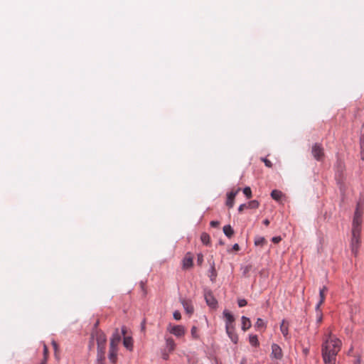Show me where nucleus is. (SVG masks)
I'll return each mask as SVG.
<instances>
[{
    "instance_id": "nucleus-1",
    "label": "nucleus",
    "mask_w": 364,
    "mask_h": 364,
    "mask_svg": "<svg viewBox=\"0 0 364 364\" xmlns=\"http://www.w3.org/2000/svg\"><path fill=\"white\" fill-rule=\"evenodd\" d=\"M341 348V341L329 334L322 345V357L326 364H336V355Z\"/></svg>"
},
{
    "instance_id": "nucleus-2",
    "label": "nucleus",
    "mask_w": 364,
    "mask_h": 364,
    "mask_svg": "<svg viewBox=\"0 0 364 364\" xmlns=\"http://www.w3.org/2000/svg\"><path fill=\"white\" fill-rule=\"evenodd\" d=\"M92 338H95L97 341V364H105V350L107 343L105 334L102 331L97 329L92 333Z\"/></svg>"
},
{
    "instance_id": "nucleus-3",
    "label": "nucleus",
    "mask_w": 364,
    "mask_h": 364,
    "mask_svg": "<svg viewBox=\"0 0 364 364\" xmlns=\"http://www.w3.org/2000/svg\"><path fill=\"white\" fill-rule=\"evenodd\" d=\"M311 153L314 159L317 161H322L324 157V150L320 144L316 143L313 145Z\"/></svg>"
},
{
    "instance_id": "nucleus-4",
    "label": "nucleus",
    "mask_w": 364,
    "mask_h": 364,
    "mask_svg": "<svg viewBox=\"0 0 364 364\" xmlns=\"http://www.w3.org/2000/svg\"><path fill=\"white\" fill-rule=\"evenodd\" d=\"M168 330L171 333L173 334L178 338L183 336L186 333L185 327L181 325L172 326L171 324H169Z\"/></svg>"
},
{
    "instance_id": "nucleus-5",
    "label": "nucleus",
    "mask_w": 364,
    "mask_h": 364,
    "mask_svg": "<svg viewBox=\"0 0 364 364\" xmlns=\"http://www.w3.org/2000/svg\"><path fill=\"white\" fill-rule=\"evenodd\" d=\"M360 245V236H353L351 237L350 241V249L352 254L354 256H357L358 253V250Z\"/></svg>"
},
{
    "instance_id": "nucleus-6",
    "label": "nucleus",
    "mask_w": 364,
    "mask_h": 364,
    "mask_svg": "<svg viewBox=\"0 0 364 364\" xmlns=\"http://www.w3.org/2000/svg\"><path fill=\"white\" fill-rule=\"evenodd\" d=\"M223 317L225 321V328L228 327L232 328L235 327V318L234 316L228 311V310H224L223 311Z\"/></svg>"
},
{
    "instance_id": "nucleus-7",
    "label": "nucleus",
    "mask_w": 364,
    "mask_h": 364,
    "mask_svg": "<svg viewBox=\"0 0 364 364\" xmlns=\"http://www.w3.org/2000/svg\"><path fill=\"white\" fill-rule=\"evenodd\" d=\"M120 342L121 336L119 333V330L116 329L110 339L109 347L117 348Z\"/></svg>"
},
{
    "instance_id": "nucleus-8",
    "label": "nucleus",
    "mask_w": 364,
    "mask_h": 364,
    "mask_svg": "<svg viewBox=\"0 0 364 364\" xmlns=\"http://www.w3.org/2000/svg\"><path fill=\"white\" fill-rule=\"evenodd\" d=\"M205 299L207 304L212 307L215 308L217 306V300L213 296V294L210 291H208L205 293Z\"/></svg>"
},
{
    "instance_id": "nucleus-9",
    "label": "nucleus",
    "mask_w": 364,
    "mask_h": 364,
    "mask_svg": "<svg viewBox=\"0 0 364 364\" xmlns=\"http://www.w3.org/2000/svg\"><path fill=\"white\" fill-rule=\"evenodd\" d=\"M362 215L363 211L358 206L355 209L353 220V225H361L362 224Z\"/></svg>"
},
{
    "instance_id": "nucleus-10",
    "label": "nucleus",
    "mask_w": 364,
    "mask_h": 364,
    "mask_svg": "<svg viewBox=\"0 0 364 364\" xmlns=\"http://www.w3.org/2000/svg\"><path fill=\"white\" fill-rule=\"evenodd\" d=\"M272 356L276 359H282L283 354L279 345L275 343L272 345Z\"/></svg>"
},
{
    "instance_id": "nucleus-11",
    "label": "nucleus",
    "mask_w": 364,
    "mask_h": 364,
    "mask_svg": "<svg viewBox=\"0 0 364 364\" xmlns=\"http://www.w3.org/2000/svg\"><path fill=\"white\" fill-rule=\"evenodd\" d=\"M240 191V188H237L236 191H232L228 195L226 205L229 208H232L234 205V200L237 194Z\"/></svg>"
},
{
    "instance_id": "nucleus-12",
    "label": "nucleus",
    "mask_w": 364,
    "mask_h": 364,
    "mask_svg": "<svg viewBox=\"0 0 364 364\" xmlns=\"http://www.w3.org/2000/svg\"><path fill=\"white\" fill-rule=\"evenodd\" d=\"M181 304L186 311V312L191 315L194 311V308L192 301L189 299H181Z\"/></svg>"
},
{
    "instance_id": "nucleus-13",
    "label": "nucleus",
    "mask_w": 364,
    "mask_h": 364,
    "mask_svg": "<svg viewBox=\"0 0 364 364\" xmlns=\"http://www.w3.org/2000/svg\"><path fill=\"white\" fill-rule=\"evenodd\" d=\"M235 327L230 328L228 327L225 328L226 333L230 338V339L234 343H237L238 342V336L235 331Z\"/></svg>"
},
{
    "instance_id": "nucleus-14",
    "label": "nucleus",
    "mask_w": 364,
    "mask_h": 364,
    "mask_svg": "<svg viewBox=\"0 0 364 364\" xmlns=\"http://www.w3.org/2000/svg\"><path fill=\"white\" fill-rule=\"evenodd\" d=\"M118 348L109 347L108 358L112 364H115L117 360Z\"/></svg>"
},
{
    "instance_id": "nucleus-15",
    "label": "nucleus",
    "mask_w": 364,
    "mask_h": 364,
    "mask_svg": "<svg viewBox=\"0 0 364 364\" xmlns=\"http://www.w3.org/2000/svg\"><path fill=\"white\" fill-rule=\"evenodd\" d=\"M327 291H328V289L326 287H323V288L320 289V291H319L320 300L318 302V304H316V311L319 310L320 306L324 302Z\"/></svg>"
},
{
    "instance_id": "nucleus-16",
    "label": "nucleus",
    "mask_w": 364,
    "mask_h": 364,
    "mask_svg": "<svg viewBox=\"0 0 364 364\" xmlns=\"http://www.w3.org/2000/svg\"><path fill=\"white\" fill-rule=\"evenodd\" d=\"M193 266V258L187 254L183 259V268L189 269Z\"/></svg>"
},
{
    "instance_id": "nucleus-17",
    "label": "nucleus",
    "mask_w": 364,
    "mask_h": 364,
    "mask_svg": "<svg viewBox=\"0 0 364 364\" xmlns=\"http://www.w3.org/2000/svg\"><path fill=\"white\" fill-rule=\"evenodd\" d=\"M241 321H242V330L243 331H246L251 327V326H252L251 321L247 317L244 316H242Z\"/></svg>"
},
{
    "instance_id": "nucleus-18",
    "label": "nucleus",
    "mask_w": 364,
    "mask_h": 364,
    "mask_svg": "<svg viewBox=\"0 0 364 364\" xmlns=\"http://www.w3.org/2000/svg\"><path fill=\"white\" fill-rule=\"evenodd\" d=\"M124 346L129 350L133 348V340L130 336H124L123 340Z\"/></svg>"
},
{
    "instance_id": "nucleus-19",
    "label": "nucleus",
    "mask_w": 364,
    "mask_h": 364,
    "mask_svg": "<svg viewBox=\"0 0 364 364\" xmlns=\"http://www.w3.org/2000/svg\"><path fill=\"white\" fill-rule=\"evenodd\" d=\"M166 346L169 352L174 350L176 348V343L172 338H168L166 339Z\"/></svg>"
},
{
    "instance_id": "nucleus-20",
    "label": "nucleus",
    "mask_w": 364,
    "mask_h": 364,
    "mask_svg": "<svg viewBox=\"0 0 364 364\" xmlns=\"http://www.w3.org/2000/svg\"><path fill=\"white\" fill-rule=\"evenodd\" d=\"M223 232L224 234L229 238H230L234 234V230L230 225H225L223 227Z\"/></svg>"
},
{
    "instance_id": "nucleus-21",
    "label": "nucleus",
    "mask_w": 364,
    "mask_h": 364,
    "mask_svg": "<svg viewBox=\"0 0 364 364\" xmlns=\"http://www.w3.org/2000/svg\"><path fill=\"white\" fill-rule=\"evenodd\" d=\"M288 328H289L288 323L285 321H282V322L280 325V330H281V332L282 333L283 336L285 338H287V336L288 335Z\"/></svg>"
},
{
    "instance_id": "nucleus-22",
    "label": "nucleus",
    "mask_w": 364,
    "mask_h": 364,
    "mask_svg": "<svg viewBox=\"0 0 364 364\" xmlns=\"http://www.w3.org/2000/svg\"><path fill=\"white\" fill-rule=\"evenodd\" d=\"M282 196L283 193H282V191L278 190H273L271 193L272 198L277 201H279L282 197Z\"/></svg>"
},
{
    "instance_id": "nucleus-23",
    "label": "nucleus",
    "mask_w": 364,
    "mask_h": 364,
    "mask_svg": "<svg viewBox=\"0 0 364 364\" xmlns=\"http://www.w3.org/2000/svg\"><path fill=\"white\" fill-rule=\"evenodd\" d=\"M201 242L205 245H208L210 242V235L206 232H203L200 236Z\"/></svg>"
},
{
    "instance_id": "nucleus-24",
    "label": "nucleus",
    "mask_w": 364,
    "mask_h": 364,
    "mask_svg": "<svg viewBox=\"0 0 364 364\" xmlns=\"http://www.w3.org/2000/svg\"><path fill=\"white\" fill-rule=\"evenodd\" d=\"M361 225H353L352 227V235L353 236H360Z\"/></svg>"
},
{
    "instance_id": "nucleus-25",
    "label": "nucleus",
    "mask_w": 364,
    "mask_h": 364,
    "mask_svg": "<svg viewBox=\"0 0 364 364\" xmlns=\"http://www.w3.org/2000/svg\"><path fill=\"white\" fill-rule=\"evenodd\" d=\"M249 341L252 346L257 347L259 346L258 338L256 335H250L249 338Z\"/></svg>"
},
{
    "instance_id": "nucleus-26",
    "label": "nucleus",
    "mask_w": 364,
    "mask_h": 364,
    "mask_svg": "<svg viewBox=\"0 0 364 364\" xmlns=\"http://www.w3.org/2000/svg\"><path fill=\"white\" fill-rule=\"evenodd\" d=\"M259 203L256 200H253L250 201L247 204V208H250V209H256V208H259Z\"/></svg>"
},
{
    "instance_id": "nucleus-27",
    "label": "nucleus",
    "mask_w": 364,
    "mask_h": 364,
    "mask_svg": "<svg viewBox=\"0 0 364 364\" xmlns=\"http://www.w3.org/2000/svg\"><path fill=\"white\" fill-rule=\"evenodd\" d=\"M360 155L362 160H364V134L360 136Z\"/></svg>"
},
{
    "instance_id": "nucleus-28",
    "label": "nucleus",
    "mask_w": 364,
    "mask_h": 364,
    "mask_svg": "<svg viewBox=\"0 0 364 364\" xmlns=\"http://www.w3.org/2000/svg\"><path fill=\"white\" fill-rule=\"evenodd\" d=\"M265 323L264 322V321L260 318H258L256 323H255V327L257 328H265Z\"/></svg>"
},
{
    "instance_id": "nucleus-29",
    "label": "nucleus",
    "mask_w": 364,
    "mask_h": 364,
    "mask_svg": "<svg viewBox=\"0 0 364 364\" xmlns=\"http://www.w3.org/2000/svg\"><path fill=\"white\" fill-rule=\"evenodd\" d=\"M191 333L193 338H194V339L198 338L199 336L198 334V328L196 326H193L191 328Z\"/></svg>"
},
{
    "instance_id": "nucleus-30",
    "label": "nucleus",
    "mask_w": 364,
    "mask_h": 364,
    "mask_svg": "<svg viewBox=\"0 0 364 364\" xmlns=\"http://www.w3.org/2000/svg\"><path fill=\"white\" fill-rule=\"evenodd\" d=\"M243 193L247 196V198H250L252 197V191L250 187H245L243 189Z\"/></svg>"
},
{
    "instance_id": "nucleus-31",
    "label": "nucleus",
    "mask_w": 364,
    "mask_h": 364,
    "mask_svg": "<svg viewBox=\"0 0 364 364\" xmlns=\"http://www.w3.org/2000/svg\"><path fill=\"white\" fill-rule=\"evenodd\" d=\"M265 242V239L262 237H257L255 240V245H262Z\"/></svg>"
},
{
    "instance_id": "nucleus-32",
    "label": "nucleus",
    "mask_w": 364,
    "mask_h": 364,
    "mask_svg": "<svg viewBox=\"0 0 364 364\" xmlns=\"http://www.w3.org/2000/svg\"><path fill=\"white\" fill-rule=\"evenodd\" d=\"M48 355V347L46 345H44V346H43V360L42 362H45V364H46V362H47Z\"/></svg>"
},
{
    "instance_id": "nucleus-33",
    "label": "nucleus",
    "mask_w": 364,
    "mask_h": 364,
    "mask_svg": "<svg viewBox=\"0 0 364 364\" xmlns=\"http://www.w3.org/2000/svg\"><path fill=\"white\" fill-rule=\"evenodd\" d=\"M262 161L264 163L265 166L268 168L272 167V163L267 159L262 158Z\"/></svg>"
},
{
    "instance_id": "nucleus-34",
    "label": "nucleus",
    "mask_w": 364,
    "mask_h": 364,
    "mask_svg": "<svg viewBox=\"0 0 364 364\" xmlns=\"http://www.w3.org/2000/svg\"><path fill=\"white\" fill-rule=\"evenodd\" d=\"M252 266L251 265H247L243 268L242 274L244 276H247L249 272L251 270Z\"/></svg>"
},
{
    "instance_id": "nucleus-35",
    "label": "nucleus",
    "mask_w": 364,
    "mask_h": 364,
    "mask_svg": "<svg viewBox=\"0 0 364 364\" xmlns=\"http://www.w3.org/2000/svg\"><path fill=\"white\" fill-rule=\"evenodd\" d=\"M237 303H238V306L240 307H243V306H246L247 304V301L245 299H239Z\"/></svg>"
},
{
    "instance_id": "nucleus-36",
    "label": "nucleus",
    "mask_w": 364,
    "mask_h": 364,
    "mask_svg": "<svg viewBox=\"0 0 364 364\" xmlns=\"http://www.w3.org/2000/svg\"><path fill=\"white\" fill-rule=\"evenodd\" d=\"M173 316L176 320H180L181 318V313L178 311H175Z\"/></svg>"
},
{
    "instance_id": "nucleus-37",
    "label": "nucleus",
    "mask_w": 364,
    "mask_h": 364,
    "mask_svg": "<svg viewBox=\"0 0 364 364\" xmlns=\"http://www.w3.org/2000/svg\"><path fill=\"white\" fill-rule=\"evenodd\" d=\"M317 311V322L318 323H321V321H322V314L321 313L320 309L318 311Z\"/></svg>"
},
{
    "instance_id": "nucleus-38",
    "label": "nucleus",
    "mask_w": 364,
    "mask_h": 364,
    "mask_svg": "<svg viewBox=\"0 0 364 364\" xmlns=\"http://www.w3.org/2000/svg\"><path fill=\"white\" fill-rule=\"evenodd\" d=\"M210 226L213 228H218L220 225V223L216 220H213L210 222Z\"/></svg>"
},
{
    "instance_id": "nucleus-39",
    "label": "nucleus",
    "mask_w": 364,
    "mask_h": 364,
    "mask_svg": "<svg viewBox=\"0 0 364 364\" xmlns=\"http://www.w3.org/2000/svg\"><path fill=\"white\" fill-rule=\"evenodd\" d=\"M245 208H247V204H241L240 206H239V208H238V211L240 213H242L244 209Z\"/></svg>"
},
{
    "instance_id": "nucleus-40",
    "label": "nucleus",
    "mask_w": 364,
    "mask_h": 364,
    "mask_svg": "<svg viewBox=\"0 0 364 364\" xmlns=\"http://www.w3.org/2000/svg\"><path fill=\"white\" fill-rule=\"evenodd\" d=\"M272 240L274 243H278L281 241V237H272Z\"/></svg>"
},
{
    "instance_id": "nucleus-41",
    "label": "nucleus",
    "mask_w": 364,
    "mask_h": 364,
    "mask_svg": "<svg viewBox=\"0 0 364 364\" xmlns=\"http://www.w3.org/2000/svg\"><path fill=\"white\" fill-rule=\"evenodd\" d=\"M52 345H53V346L54 348V350H55V351L56 353L57 350H58V348L57 343L55 341H53Z\"/></svg>"
},
{
    "instance_id": "nucleus-42",
    "label": "nucleus",
    "mask_w": 364,
    "mask_h": 364,
    "mask_svg": "<svg viewBox=\"0 0 364 364\" xmlns=\"http://www.w3.org/2000/svg\"><path fill=\"white\" fill-rule=\"evenodd\" d=\"M232 250L234 251H238L240 250V246L238 244H235L233 246H232Z\"/></svg>"
},
{
    "instance_id": "nucleus-43",
    "label": "nucleus",
    "mask_w": 364,
    "mask_h": 364,
    "mask_svg": "<svg viewBox=\"0 0 364 364\" xmlns=\"http://www.w3.org/2000/svg\"><path fill=\"white\" fill-rule=\"evenodd\" d=\"M203 262V255H198V262L199 264H200Z\"/></svg>"
},
{
    "instance_id": "nucleus-44",
    "label": "nucleus",
    "mask_w": 364,
    "mask_h": 364,
    "mask_svg": "<svg viewBox=\"0 0 364 364\" xmlns=\"http://www.w3.org/2000/svg\"><path fill=\"white\" fill-rule=\"evenodd\" d=\"M162 358L164 360H167L168 358V355L167 353H163Z\"/></svg>"
},
{
    "instance_id": "nucleus-45",
    "label": "nucleus",
    "mask_w": 364,
    "mask_h": 364,
    "mask_svg": "<svg viewBox=\"0 0 364 364\" xmlns=\"http://www.w3.org/2000/svg\"><path fill=\"white\" fill-rule=\"evenodd\" d=\"M263 223L264 225H265L266 226L269 225V220L268 219H265L264 221H263Z\"/></svg>"
},
{
    "instance_id": "nucleus-46",
    "label": "nucleus",
    "mask_w": 364,
    "mask_h": 364,
    "mask_svg": "<svg viewBox=\"0 0 364 364\" xmlns=\"http://www.w3.org/2000/svg\"><path fill=\"white\" fill-rule=\"evenodd\" d=\"M127 329L125 327H122V333L124 336L126 334Z\"/></svg>"
},
{
    "instance_id": "nucleus-47",
    "label": "nucleus",
    "mask_w": 364,
    "mask_h": 364,
    "mask_svg": "<svg viewBox=\"0 0 364 364\" xmlns=\"http://www.w3.org/2000/svg\"><path fill=\"white\" fill-rule=\"evenodd\" d=\"M211 269H212V272L213 273L215 272V267H214V264L212 265L211 267Z\"/></svg>"
},
{
    "instance_id": "nucleus-48",
    "label": "nucleus",
    "mask_w": 364,
    "mask_h": 364,
    "mask_svg": "<svg viewBox=\"0 0 364 364\" xmlns=\"http://www.w3.org/2000/svg\"><path fill=\"white\" fill-rule=\"evenodd\" d=\"M304 352L306 354L308 353V350L307 349H304Z\"/></svg>"
},
{
    "instance_id": "nucleus-49",
    "label": "nucleus",
    "mask_w": 364,
    "mask_h": 364,
    "mask_svg": "<svg viewBox=\"0 0 364 364\" xmlns=\"http://www.w3.org/2000/svg\"><path fill=\"white\" fill-rule=\"evenodd\" d=\"M220 245H223L224 243L222 241H220Z\"/></svg>"
},
{
    "instance_id": "nucleus-50",
    "label": "nucleus",
    "mask_w": 364,
    "mask_h": 364,
    "mask_svg": "<svg viewBox=\"0 0 364 364\" xmlns=\"http://www.w3.org/2000/svg\"><path fill=\"white\" fill-rule=\"evenodd\" d=\"M40 364H45V362H41Z\"/></svg>"
}]
</instances>
